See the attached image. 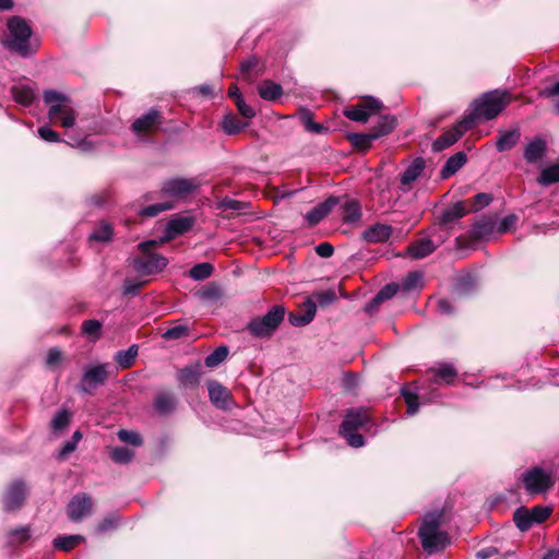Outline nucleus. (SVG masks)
I'll use <instances>...</instances> for the list:
<instances>
[{
    "mask_svg": "<svg viewBox=\"0 0 559 559\" xmlns=\"http://www.w3.org/2000/svg\"><path fill=\"white\" fill-rule=\"evenodd\" d=\"M510 95L507 91H490L475 99L472 111L461 121L456 122V140L462 131L471 129L477 120H491L499 116L508 106Z\"/></svg>",
    "mask_w": 559,
    "mask_h": 559,
    "instance_id": "f257e3e1",
    "label": "nucleus"
},
{
    "mask_svg": "<svg viewBox=\"0 0 559 559\" xmlns=\"http://www.w3.org/2000/svg\"><path fill=\"white\" fill-rule=\"evenodd\" d=\"M417 536L420 540L423 550L427 555L441 552L450 545L451 537L445 528V513L443 510H433L427 512L421 518V524Z\"/></svg>",
    "mask_w": 559,
    "mask_h": 559,
    "instance_id": "f03ea898",
    "label": "nucleus"
},
{
    "mask_svg": "<svg viewBox=\"0 0 559 559\" xmlns=\"http://www.w3.org/2000/svg\"><path fill=\"white\" fill-rule=\"evenodd\" d=\"M454 226V205H449L438 217L429 235L414 240L407 248L414 259H423L431 254L450 236Z\"/></svg>",
    "mask_w": 559,
    "mask_h": 559,
    "instance_id": "7ed1b4c3",
    "label": "nucleus"
},
{
    "mask_svg": "<svg viewBox=\"0 0 559 559\" xmlns=\"http://www.w3.org/2000/svg\"><path fill=\"white\" fill-rule=\"evenodd\" d=\"M43 97L45 104L49 106L47 116L51 122L66 129L75 126L79 112L67 94L46 90Z\"/></svg>",
    "mask_w": 559,
    "mask_h": 559,
    "instance_id": "20e7f679",
    "label": "nucleus"
},
{
    "mask_svg": "<svg viewBox=\"0 0 559 559\" xmlns=\"http://www.w3.org/2000/svg\"><path fill=\"white\" fill-rule=\"evenodd\" d=\"M8 35L3 39L4 47L25 58L34 53L31 47L32 28L27 21L21 16H12L8 20Z\"/></svg>",
    "mask_w": 559,
    "mask_h": 559,
    "instance_id": "39448f33",
    "label": "nucleus"
},
{
    "mask_svg": "<svg viewBox=\"0 0 559 559\" xmlns=\"http://www.w3.org/2000/svg\"><path fill=\"white\" fill-rule=\"evenodd\" d=\"M285 313L284 306L274 305L264 316L252 318L246 330L255 338H270L284 321Z\"/></svg>",
    "mask_w": 559,
    "mask_h": 559,
    "instance_id": "423d86ee",
    "label": "nucleus"
},
{
    "mask_svg": "<svg viewBox=\"0 0 559 559\" xmlns=\"http://www.w3.org/2000/svg\"><path fill=\"white\" fill-rule=\"evenodd\" d=\"M369 421L368 411L364 407L350 408L346 412L340 426V435L350 447L360 448L365 444L362 435L356 431Z\"/></svg>",
    "mask_w": 559,
    "mask_h": 559,
    "instance_id": "0eeeda50",
    "label": "nucleus"
},
{
    "mask_svg": "<svg viewBox=\"0 0 559 559\" xmlns=\"http://www.w3.org/2000/svg\"><path fill=\"white\" fill-rule=\"evenodd\" d=\"M156 240H148L139 243V250L142 257L132 260L134 271L140 275H153L162 272L168 264L167 258L164 255L152 252V249L157 246Z\"/></svg>",
    "mask_w": 559,
    "mask_h": 559,
    "instance_id": "6e6552de",
    "label": "nucleus"
},
{
    "mask_svg": "<svg viewBox=\"0 0 559 559\" xmlns=\"http://www.w3.org/2000/svg\"><path fill=\"white\" fill-rule=\"evenodd\" d=\"M522 480L530 495L544 493L555 485L552 475L539 467L527 469L522 475Z\"/></svg>",
    "mask_w": 559,
    "mask_h": 559,
    "instance_id": "1a4fd4ad",
    "label": "nucleus"
},
{
    "mask_svg": "<svg viewBox=\"0 0 559 559\" xmlns=\"http://www.w3.org/2000/svg\"><path fill=\"white\" fill-rule=\"evenodd\" d=\"M382 103L374 97H367L355 106L346 107L343 115L356 122L366 123L370 116L378 114L382 109Z\"/></svg>",
    "mask_w": 559,
    "mask_h": 559,
    "instance_id": "9d476101",
    "label": "nucleus"
},
{
    "mask_svg": "<svg viewBox=\"0 0 559 559\" xmlns=\"http://www.w3.org/2000/svg\"><path fill=\"white\" fill-rule=\"evenodd\" d=\"M163 115L160 110L157 108H151L145 115L135 119L131 124V131L141 140L146 139V136L157 129L163 123Z\"/></svg>",
    "mask_w": 559,
    "mask_h": 559,
    "instance_id": "9b49d317",
    "label": "nucleus"
},
{
    "mask_svg": "<svg viewBox=\"0 0 559 559\" xmlns=\"http://www.w3.org/2000/svg\"><path fill=\"white\" fill-rule=\"evenodd\" d=\"M108 364H98L85 367L81 383L80 391L84 393H92L99 385L104 384L108 378Z\"/></svg>",
    "mask_w": 559,
    "mask_h": 559,
    "instance_id": "f8f14e48",
    "label": "nucleus"
},
{
    "mask_svg": "<svg viewBox=\"0 0 559 559\" xmlns=\"http://www.w3.org/2000/svg\"><path fill=\"white\" fill-rule=\"evenodd\" d=\"M198 188L193 179L173 178L163 183L160 192L173 199H182L190 195Z\"/></svg>",
    "mask_w": 559,
    "mask_h": 559,
    "instance_id": "ddd939ff",
    "label": "nucleus"
},
{
    "mask_svg": "<svg viewBox=\"0 0 559 559\" xmlns=\"http://www.w3.org/2000/svg\"><path fill=\"white\" fill-rule=\"evenodd\" d=\"M27 497L26 485L17 479L13 481L3 495V509L7 512L19 510Z\"/></svg>",
    "mask_w": 559,
    "mask_h": 559,
    "instance_id": "4468645a",
    "label": "nucleus"
},
{
    "mask_svg": "<svg viewBox=\"0 0 559 559\" xmlns=\"http://www.w3.org/2000/svg\"><path fill=\"white\" fill-rule=\"evenodd\" d=\"M93 501L87 493L73 496L68 504V516L72 522H80L92 513Z\"/></svg>",
    "mask_w": 559,
    "mask_h": 559,
    "instance_id": "2eb2a0df",
    "label": "nucleus"
},
{
    "mask_svg": "<svg viewBox=\"0 0 559 559\" xmlns=\"http://www.w3.org/2000/svg\"><path fill=\"white\" fill-rule=\"evenodd\" d=\"M207 390L211 402L218 408L229 409L231 406V395L229 391L217 381H210Z\"/></svg>",
    "mask_w": 559,
    "mask_h": 559,
    "instance_id": "dca6fc26",
    "label": "nucleus"
},
{
    "mask_svg": "<svg viewBox=\"0 0 559 559\" xmlns=\"http://www.w3.org/2000/svg\"><path fill=\"white\" fill-rule=\"evenodd\" d=\"M429 372L431 385H448L454 382V366L452 364L438 362Z\"/></svg>",
    "mask_w": 559,
    "mask_h": 559,
    "instance_id": "f3484780",
    "label": "nucleus"
},
{
    "mask_svg": "<svg viewBox=\"0 0 559 559\" xmlns=\"http://www.w3.org/2000/svg\"><path fill=\"white\" fill-rule=\"evenodd\" d=\"M316 312V302L311 298H308L299 311L289 313V323L294 326H305L313 320Z\"/></svg>",
    "mask_w": 559,
    "mask_h": 559,
    "instance_id": "a211bd4d",
    "label": "nucleus"
},
{
    "mask_svg": "<svg viewBox=\"0 0 559 559\" xmlns=\"http://www.w3.org/2000/svg\"><path fill=\"white\" fill-rule=\"evenodd\" d=\"M473 235L478 239H490L498 234L497 216H485L473 226Z\"/></svg>",
    "mask_w": 559,
    "mask_h": 559,
    "instance_id": "6ab92c4d",
    "label": "nucleus"
},
{
    "mask_svg": "<svg viewBox=\"0 0 559 559\" xmlns=\"http://www.w3.org/2000/svg\"><path fill=\"white\" fill-rule=\"evenodd\" d=\"M194 225V219L190 216H178L171 218L166 225L165 239H171L176 236L189 231Z\"/></svg>",
    "mask_w": 559,
    "mask_h": 559,
    "instance_id": "aec40b11",
    "label": "nucleus"
},
{
    "mask_svg": "<svg viewBox=\"0 0 559 559\" xmlns=\"http://www.w3.org/2000/svg\"><path fill=\"white\" fill-rule=\"evenodd\" d=\"M337 203V198L331 197L326 199L306 214V221L311 226L317 225L334 209Z\"/></svg>",
    "mask_w": 559,
    "mask_h": 559,
    "instance_id": "412c9836",
    "label": "nucleus"
},
{
    "mask_svg": "<svg viewBox=\"0 0 559 559\" xmlns=\"http://www.w3.org/2000/svg\"><path fill=\"white\" fill-rule=\"evenodd\" d=\"M176 406L177 397L170 392L158 393L153 401L155 412L162 416L171 414L176 409Z\"/></svg>",
    "mask_w": 559,
    "mask_h": 559,
    "instance_id": "4be33fe9",
    "label": "nucleus"
},
{
    "mask_svg": "<svg viewBox=\"0 0 559 559\" xmlns=\"http://www.w3.org/2000/svg\"><path fill=\"white\" fill-rule=\"evenodd\" d=\"M426 162L423 157H416L401 175V186L406 190L424 171Z\"/></svg>",
    "mask_w": 559,
    "mask_h": 559,
    "instance_id": "5701e85b",
    "label": "nucleus"
},
{
    "mask_svg": "<svg viewBox=\"0 0 559 559\" xmlns=\"http://www.w3.org/2000/svg\"><path fill=\"white\" fill-rule=\"evenodd\" d=\"M391 234L390 225L377 223L364 230L362 239L367 242H383L390 238Z\"/></svg>",
    "mask_w": 559,
    "mask_h": 559,
    "instance_id": "b1692460",
    "label": "nucleus"
},
{
    "mask_svg": "<svg viewBox=\"0 0 559 559\" xmlns=\"http://www.w3.org/2000/svg\"><path fill=\"white\" fill-rule=\"evenodd\" d=\"M547 151L546 142L540 138H535L531 142L527 143L524 150V158L527 163H536L540 158H543Z\"/></svg>",
    "mask_w": 559,
    "mask_h": 559,
    "instance_id": "393cba45",
    "label": "nucleus"
},
{
    "mask_svg": "<svg viewBox=\"0 0 559 559\" xmlns=\"http://www.w3.org/2000/svg\"><path fill=\"white\" fill-rule=\"evenodd\" d=\"M521 136L520 130L513 128L512 130L499 131V136L496 141V147L499 152H504L516 145Z\"/></svg>",
    "mask_w": 559,
    "mask_h": 559,
    "instance_id": "a878e982",
    "label": "nucleus"
},
{
    "mask_svg": "<svg viewBox=\"0 0 559 559\" xmlns=\"http://www.w3.org/2000/svg\"><path fill=\"white\" fill-rule=\"evenodd\" d=\"M341 217L346 224H354L360 221L361 207L356 200H346L341 205Z\"/></svg>",
    "mask_w": 559,
    "mask_h": 559,
    "instance_id": "bb28decb",
    "label": "nucleus"
},
{
    "mask_svg": "<svg viewBox=\"0 0 559 559\" xmlns=\"http://www.w3.org/2000/svg\"><path fill=\"white\" fill-rule=\"evenodd\" d=\"M399 284H386L366 306V311L371 312L373 309L378 308L383 301L391 299L399 292Z\"/></svg>",
    "mask_w": 559,
    "mask_h": 559,
    "instance_id": "cd10ccee",
    "label": "nucleus"
},
{
    "mask_svg": "<svg viewBox=\"0 0 559 559\" xmlns=\"http://www.w3.org/2000/svg\"><path fill=\"white\" fill-rule=\"evenodd\" d=\"M13 99L22 106H31L35 99L34 88L27 84L14 85L11 88Z\"/></svg>",
    "mask_w": 559,
    "mask_h": 559,
    "instance_id": "c85d7f7f",
    "label": "nucleus"
},
{
    "mask_svg": "<svg viewBox=\"0 0 559 559\" xmlns=\"http://www.w3.org/2000/svg\"><path fill=\"white\" fill-rule=\"evenodd\" d=\"M259 95L265 100H277L283 95V87L271 80L263 81L259 85Z\"/></svg>",
    "mask_w": 559,
    "mask_h": 559,
    "instance_id": "c756f323",
    "label": "nucleus"
},
{
    "mask_svg": "<svg viewBox=\"0 0 559 559\" xmlns=\"http://www.w3.org/2000/svg\"><path fill=\"white\" fill-rule=\"evenodd\" d=\"M221 126L226 134L235 135L245 130L248 123L240 121L235 114L229 112L223 117Z\"/></svg>",
    "mask_w": 559,
    "mask_h": 559,
    "instance_id": "7c9ffc66",
    "label": "nucleus"
},
{
    "mask_svg": "<svg viewBox=\"0 0 559 559\" xmlns=\"http://www.w3.org/2000/svg\"><path fill=\"white\" fill-rule=\"evenodd\" d=\"M84 540L82 535H60L53 539L52 545L58 550L70 551Z\"/></svg>",
    "mask_w": 559,
    "mask_h": 559,
    "instance_id": "2f4dec72",
    "label": "nucleus"
},
{
    "mask_svg": "<svg viewBox=\"0 0 559 559\" xmlns=\"http://www.w3.org/2000/svg\"><path fill=\"white\" fill-rule=\"evenodd\" d=\"M139 354V346L136 344L131 345L126 350H119L115 355V361L122 368L127 369L134 364V360Z\"/></svg>",
    "mask_w": 559,
    "mask_h": 559,
    "instance_id": "473e14b6",
    "label": "nucleus"
},
{
    "mask_svg": "<svg viewBox=\"0 0 559 559\" xmlns=\"http://www.w3.org/2000/svg\"><path fill=\"white\" fill-rule=\"evenodd\" d=\"M396 126V119L394 116H382L378 123L372 128L371 132L373 133V138L379 139L389 134Z\"/></svg>",
    "mask_w": 559,
    "mask_h": 559,
    "instance_id": "72a5a7b5",
    "label": "nucleus"
},
{
    "mask_svg": "<svg viewBox=\"0 0 559 559\" xmlns=\"http://www.w3.org/2000/svg\"><path fill=\"white\" fill-rule=\"evenodd\" d=\"M201 371L199 366L186 367L178 372V380L182 385H197L199 383Z\"/></svg>",
    "mask_w": 559,
    "mask_h": 559,
    "instance_id": "f704fd0d",
    "label": "nucleus"
},
{
    "mask_svg": "<svg viewBox=\"0 0 559 559\" xmlns=\"http://www.w3.org/2000/svg\"><path fill=\"white\" fill-rule=\"evenodd\" d=\"M542 186H549L559 182V165H551L544 168L537 179Z\"/></svg>",
    "mask_w": 559,
    "mask_h": 559,
    "instance_id": "c9c22d12",
    "label": "nucleus"
},
{
    "mask_svg": "<svg viewBox=\"0 0 559 559\" xmlns=\"http://www.w3.org/2000/svg\"><path fill=\"white\" fill-rule=\"evenodd\" d=\"M229 349L227 346L222 345L215 348L209 356L205 358V366L209 368H215L219 364H222L228 356Z\"/></svg>",
    "mask_w": 559,
    "mask_h": 559,
    "instance_id": "e433bc0d",
    "label": "nucleus"
},
{
    "mask_svg": "<svg viewBox=\"0 0 559 559\" xmlns=\"http://www.w3.org/2000/svg\"><path fill=\"white\" fill-rule=\"evenodd\" d=\"M134 457V451L126 447L111 449L110 459L117 464H128Z\"/></svg>",
    "mask_w": 559,
    "mask_h": 559,
    "instance_id": "4c0bfd02",
    "label": "nucleus"
},
{
    "mask_svg": "<svg viewBox=\"0 0 559 559\" xmlns=\"http://www.w3.org/2000/svg\"><path fill=\"white\" fill-rule=\"evenodd\" d=\"M214 267L211 263H198L190 270V277L193 278L194 281H203L209 278L212 275Z\"/></svg>",
    "mask_w": 559,
    "mask_h": 559,
    "instance_id": "58836bf2",
    "label": "nucleus"
},
{
    "mask_svg": "<svg viewBox=\"0 0 559 559\" xmlns=\"http://www.w3.org/2000/svg\"><path fill=\"white\" fill-rule=\"evenodd\" d=\"M423 286V274L418 271L409 272L401 283V288L411 292Z\"/></svg>",
    "mask_w": 559,
    "mask_h": 559,
    "instance_id": "ea45409f",
    "label": "nucleus"
},
{
    "mask_svg": "<svg viewBox=\"0 0 559 559\" xmlns=\"http://www.w3.org/2000/svg\"><path fill=\"white\" fill-rule=\"evenodd\" d=\"M174 206L175 205H174L173 201H165V202L152 204V205L143 207L140 211V215L146 216V217H154L162 212L174 209Z\"/></svg>",
    "mask_w": 559,
    "mask_h": 559,
    "instance_id": "a19ab883",
    "label": "nucleus"
},
{
    "mask_svg": "<svg viewBox=\"0 0 559 559\" xmlns=\"http://www.w3.org/2000/svg\"><path fill=\"white\" fill-rule=\"evenodd\" d=\"M514 522L521 531H527L535 522L531 511L518 509L514 513Z\"/></svg>",
    "mask_w": 559,
    "mask_h": 559,
    "instance_id": "79ce46f5",
    "label": "nucleus"
},
{
    "mask_svg": "<svg viewBox=\"0 0 559 559\" xmlns=\"http://www.w3.org/2000/svg\"><path fill=\"white\" fill-rule=\"evenodd\" d=\"M112 237V227L107 223L100 224L95 230L90 235V240L107 242L111 240Z\"/></svg>",
    "mask_w": 559,
    "mask_h": 559,
    "instance_id": "37998d69",
    "label": "nucleus"
},
{
    "mask_svg": "<svg viewBox=\"0 0 559 559\" xmlns=\"http://www.w3.org/2000/svg\"><path fill=\"white\" fill-rule=\"evenodd\" d=\"M518 222L519 216L515 214H509L501 219L497 217L498 234L502 235L514 230Z\"/></svg>",
    "mask_w": 559,
    "mask_h": 559,
    "instance_id": "c03bdc74",
    "label": "nucleus"
},
{
    "mask_svg": "<svg viewBox=\"0 0 559 559\" xmlns=\"http://www.w3.org/2000/svg\"><path fill=\"white\" fill-rule=\"evenodd\" d=\"M117 436L121 442L131 444L133 447H141L143 444V439L141 435L136 431L120 429Z\"/></svg>",
    "mask_w": 559,
    "mask_h": 559,
    "instance_id": "a18cd8bd",
    "label": "nucleus"
},
{
    "mask_svg": "<svg viewBox=\"0 0 559 559\" xmlns=\"http://www.w3.org/2000/svg\"><path fill=\"white\" fill-rule=\"evenodd\" d=\"M453 144H454V132L452 130H448L433 141L432 151L441 152Z\"/></svg>",
    "mask_w": 559,
    "mask_h": 559,
    "instance_id": "49530a36",
    "label": "nucleus"
},
{
    "mask_svg": "<svg viewBox=\"0 0 559 559\" xmlns=\"http://www.w3.org/2000/svg\"><path fill=\"white\" fill-rule=\"evenodd\" d=\"M475 287V280L471 275L456 278V296H467Z\"/></svg>",
    "mask_w": 559,
    "mask_h": 559,
    "instance_id": "de8ad7c7",
    "label": "nucleus"
},
{
    "mask_svg": "<svg viewBox=\"0 0 559 559\" xmlns=\"http://www.w3.org/2000/svg\"><path fill=\"white\" fill-rule=\"evenodd\" d=\"M348 139L352 144L356 147L367 148L370 146L371 142L376 140L373 138V133H350L348 134Z\"/></svg>",
    "mask_w": 559,
    "mask_h": 559,
    "instance_id": "09e8293b",
    "label": "nucleus"
},
{
    "mask_svg": "<svg viewBox=\"0 0 559 559\" xmlns=\"http://www.w3.org/2000/svg\"><path fill=\"white\" fill-rule=\"evenodd\" d=\"M71 419V414L67 409L59 411L51 420V428L55 431L66 428Z\"/></svg>",
    "mask_w": 559,
    "mask_h": 559,
    "instance_id": "8fccbe9b",
    "label": "nucleus"
},
{
    "mask_svg": "<svg viewBox=\"0 0 559 559\" xmlns=\"http://www.w3.org/2000/svg\"><path fill=\"white\" fill-rule=\"evenodd\" d=\"M402 395L407 404V415H415L419 408L418 396L407 389L402 390Z\"/></svg>",
    "mask_w": 559,
    "mask_h": 559,
    "instance_id": "3c124183",
    "label": "nucleus"
},
{
    "mask_svg": "<svg viewBox=\"0 0 559 559\" xmlns=\"http://www.w3.org/2000/svg\"><path fill=\"white\" fill-rule=\"evenodd\" d=\"M311 299L317 306L325 307L336 300V294L333 289H328L325 292L314 294Z\"/></svg>",
    "mask_w": 559,
    "mask_h": 559,
    "instance_id": "603ef678",
    "label": "nucleus"
},
{
    "mask_svg": "<svg viewBox=\"0 0 559 559\" xmlns=\"http://www.w3.org/2000/svg\"><path fill=\"white\" fill-rule=\"evenodd\" d=\"M10 543L11 544H22L29 538V527L28 526H20L10 531Z\"/></svg>",
    "mask_w": 559,
    "mask_h": 559,
    "instance_id": "864d4df0",
    "label": "nucleus"
},
{
    "mask_svg": "<svg viewBox=\"0 0 559 559\" xmlns=\"http://www.w3.org/2000/svg\"><path fill=\"white\" fill-rule=\"evenodd\" d=\"M102 326L103 325L98 320H86L82 324V331L87 336H95V338H98Z\"/></svg>",
    "mask_w": 559,
    "mask_h": 559,
    "instance_id": "5fc2aeb1",
    "label": "nucleus"
},
{
    "mask_svg": "<svg viewBox=\"0 0 559 559\" xmlns=\"http://www.w3.org/2000/svg\"><path fill=\"white\" fill-rule=\"evenodd\" d=\"M492 201V195L490 193H477L473 200H471L472 209L476 212L485 206L489 205Z\"/></svg>",
    "mask_w": 559,
    "mask_h": 559,
    "instance_id": "6e6d98bb",
    "label": "nucleus"
},
{
    "mask_svg": "<svg viewBox=\"0 0 559 559\" xmlns=\"http://www.w3.org/2000/svg\"><path fill=\"white\" fill-rule=\"evenodd\" d=\"M258 66V59L255 57L249 58L241 62L240 72L245 80L252 81L255 75L251 74V71Z\"/></svg>",
    "mask_w": 559,
    "mask_h": 559,
    "instance_id": "4d7b16f0",
    "label": "nucleus"
},
{
    "mask_svg": "<svg viewBox=\"0 0 559 559\" xmlns=\"http://www.w3.org/2000/svg\"><path fill=\"white\" fill-rule=\"evenodd\" d=\"M247 202L234 200L230 198H225L219 202V209L222 210H231V211H242L248 207Z\"/></svg>",
    "mask_w": 559,
    "mask_h": 559,
    "instance_id": "13d9d810",
    "label": "nucleus"
},
{
    "mask_svg": "<svg viewBox=\"0 0 559 559\" xmlns=\"http://www.w3.org/2000/svg\"><path fill=\"white\" fill-rule=\"evenodd\" d=\"M38 135L46 142L56 143L60 142V135L58 132L52 130L49 126H43L37 130Z\"/></svg>",
    "mask_w": 559,
    "mask_h": 559,
    "instance_id": "bf43d9fd",
    "label": "nucleus"
},
{
    "mask_svg": "<svg viewBox=\"0 0 559 559\" xmlns=\"http://www.w3.org/2000/svg\"><path fill=\"white\" fill-rule=\"evenodd\" d=\"M236 106L239 114L246 119H252L255 116V110L252 106L248 105L242 96H237Z\"/></svg>",
    "mask_w": 559,
    "mask_h": 559,
    "instance_id": "052dcab7",
    "label": "nucleus"
},
{
    "mask_svg": "<svg viewBox=\"0 0 559 559\" xmlns=\"http://www.w3.org/2000/svg\"><path fill=\"white\" fill-rule=\"evenodd\" d=\"M188 328L186 325H176L163 333L165 340H179L188 335Z\"/></svg>",
    "mask_w": 559,
    "mask_h": 559,
    "instance_id": "680f3d73",
    "label": "nucleus"
},
{
    "mask_svg": "<svg viewBox=\"0 0 559 559\" xmlns=\"http://www.w3.org/2000/svg\"><path fill=\"white\" fill-rule=\"evenodd\" d=\"M531 513H532V516H533V521L535 523H542V522H544L545 520L548 519V516L551 513V509L548 508V507H534L531 510Z\"/></svg>",
    "mask_w": 559,
    "mask_h": 559,
    "instance_id": "e2e57ef3",
    "label": "nucleus"
},
{
    "mask_svg": "<svg viewBox=\"0 0 559 559\" xmlns=\"http://www.w3.org/2000/svg\"><path fill=\"white\" fill-rule=\"evenodd\" d=\"M118 519L115 516L105 518L96 527L98 534H104L116 528Z\"/></svg>",
    "mask_w": 559,
    "mask_h": 559,
    "instance_id": "0e129e2a",
    "label": "nucleus"
},
{
    "mask_svg": "<svg viewBox=\"0 0 559 559\" xmlns=\"http://www.w3.org/2000/svg\"><path fill=\"white\" fill-rule=\"evenodd\" d=\"M314 251L321 258H330L334 253V247L330 242H321L314 247Z\"/></svg>",
    "mask_w": 559,
    "mask_h": 559,
    "instance_id": "69168bd1",
    "label": "nucleus"
},
{
    "mask_svg": "<svg viewBox=\"0 0 559 559\" xmlns=\"http://www.w3.org/2000/svg\"><path fill=\"white\" fill-rule=\"evenodd\" d=\"M437 311L441 316H450L452 313V304L450 300L440 298L437 300Z\"/></svg>",
    "mask_w": 559,
    "mask_h": 559,
    "instance_id": "338daca9",
    "label": "nucleus"
},
{
    "mask_svg": "<svg viewBox=\"0 0 559 559\" xmlns=\"http://www.w3.org/2000/svg\"><path fill=\"white\" fill-rule=\"evenodd\" d=\"M142 284L132 280H127L123 285L124 295H135L140 290Z\"/></svg>",
    "mask_w": 559,
    "mask_h": 559,
    "instance_id": "774afa93",
    "label": "nucleus"
}]
</instances>
